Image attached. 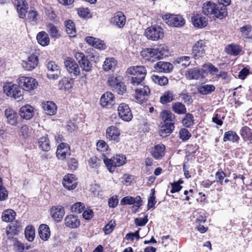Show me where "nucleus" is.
I'll list each match as a JSON object with an SVG mask.
<instances>
[{
  "label": "nucleus",
  "instance_id": "603ef678",
  "mask_svg": "<svg viewBox=\"0 0 252 252\" xmlns=\"http://www.w3.org/2000/svg\"><path fill=\"white\" fill-rule=\"evenodd\" d=\"M182 124L186 127H190L193 126L194 124V117L193 115L190 113L186 114L182 120Z\"/></svg>",
  "mask_w": 252,
  "mask_h": 252
},
{
  "label": "nucleus",
  "instance_id": "ddd939ff",
  "mask_svg": "<svg viewBox=\"0 0 252 252\" xmlns=\"http://www.w3.org/2000/svg\"><path fill=\"white\" fill-rule=\"evenodd\" d=\"M119 117L124 121L129 122L132 118V114L129 106L126 103H121L118 107Z\"/></svg>",
  "mask_w": 252,
  "mask_h": 252
},
{
  "label": "nucleus",
  "instance_id": "c756f323",
  "mask_svg": "<svg viewBox=\"0 0 252 252\" xmlns=\"http://www.w3.org/2000/svg\"><path fill=\"white\" fill-rule=\"evenodd\" d=\"M85 40L88 44L95 48L100 50H104L106 48V46L104 43V42L98 38L92 36H88L86 38Z\"/></svg>",
  "mask_w": 252,
  "mask_h": 252
},
{
  "label": "nucleus",
  "instance_id": "a878e982",
  "mask_svg": "<svg viewBox=\"0 0 252 252\" xmlns=\"http://www.w3.org/2000/svg\"><path fill=\"white\" fill-rule=\"evenodd\" d=\"M4 115L8 124L12 126L16 125L18 123V116L17 112L14 110L8 108L4 111Z\"/></svg>",
  "mask_w": 252,
  "mask_h": 252
},
{
  "label": "nucleus",
  "instance_id": "6e6552de",
  "mask_svg": "<svg viewBox=\"0 0 252 252\" xmlns=\"http://www.w3.org/2000/svg\"><path fill=\"white\" fill-rule=\"evenodd\" d=\"M121 130L115 126H108L106 129L105 136L107 141L117 143L120 141Z\"/></svg>",
  "mask_w": 252,
  "mask_h": 252
},
{
  "label": "nucleus",
  "instance_id": "338daca9",
  "mask_svg": "<svg viewBox=\"0 0 252 252\" xmlns=\"http://www.w3.org/2000/svg\"><path fill=\"white\" fill-rule=\"evenodd\" d=\"M226 176V174L222 170L218 171L215 174L216 181L221 185L223 184V180Z\"/></svg>",
  "mask_w": 252,
  "mask_h": 252
},
{
  "label": "nucleus",
  "instance_id": "864d4df0",
  "mask_svg": "<svg viewBox=\"0 0 252 252\" xmlns=\"http://www.w3.org/2000/svg\"><path fill=\"white\" fill-rule=\"evenodd\" d=\"M151 78L155 83L160 86L165 85L168 82V79L164 76H159L157 75H153L152 76Z\"/></svg>",
  "mask_w": 252,
  "mask_h": 252
},
{
  "label": "nucleus",
  "instance_id": "20e7f679",
  "mask_svg": "<svg viewBox=\"0 0 252 252\" xmlns=\"http://www.w3.org/2000/svg\"><path fill=\"white\" fill-rule=\"evenodd\" d=\"M4 93L8 96L14 99H21L23 96V92L19 86L13 82H6L3 85Z\"/></svg>",
  "mask_w": 252,
  "mask_h": 252
},
{
  "label": "nucleus",
  "instance_id": "8fccbe9b",
  "mask_svg": "<svg viewBox=\"0 0 252 252\" xmlns=\"http://www.w3.org/2000/svg\"><path fill=\"white\" fill-rule=\"evenodd\" d=\"M215 90V87L213 85H203L198 88V92L202 94H211Z\"/></svg>",
  "mask_w": 252,
  "mask_h": 252
},
{
  "label": "nucleus",
  "instance_id": "c9c22d12",
  "mask_svg": "<svg viewBox=\"0 0 252 252\" xmlns=\"http://www.w3.org/2000/svg\"><path fill=\"white\" fill-rule=\"evenodd\" d=\"M37 42L42 46H46L50 43L48 34L44 31L38 32L36 35Z\"/></svg>",
  "mask_w": 252,
  "mask_h": 252
},
{
  "label": "nucleus",
  "instance_id": "cd10ccee",
  "mask_svg": "<svg viewBox=\"0 0 252 252\" xmlns=\"http://www.w3.org/2000/svg\"><path fill=\"white\" fill-rule=\"evenodd\" d=\"M154 68L158 72L169 73L173 69V65L169 62L159 61L155 64Z\"/></svg>",
  "mask_w": 252,
  "mask_h": 252
},
{
  "label": "nucleus",
  "instance_id": "680f3d73",
  "mask_svg": "<svg viewBox=\"0 0 252 252\" xmlns=\"http://www.w3.org/2000/svg\"><path fill=\"white\" fill-rule=\"evenodd\" d=\"M216 78L218 79L221 78L224 83H228L230 81V77L228 73L224 71H220L219 73L216 74Z\"/></svg>",
  "mask_w": 252,
  "mask_h": 252
},
{
  "label": "nucleus",
  "instance_id": "6e6d98bb",
  "mask_svg": "<svg viewBox=\"0 0 252 252\" xmlns=\"http://www.w3.org/2000/svg\"><path fill=\"white\" fill-rule=\"evenodd\" d=\"M175 64H181L182 66L187 67L190 64V57L189 56H182L177 58L174 62Z\"/></svg>",
  "mask_w": 252,
  "mask_h": 252
},
{
  "label": "nucleus",
  "instance_id": "6ab92c4d",
  "mask_svg": "<svg viewBox=\"0 0 252 252\" xmlns=\"http://www.w3.org/2000/svg\"><path fill=\"white\" fill-rule=\"evenodd\" d=\"M56 155L60 159H64L70 155V147L68 144L61 143L57 147Z\"/></svg>",
  "mask_w": 252,
  "mask_h": 252
},
{
  "label": "nucleus",
  "instance_id": "b1692460",
  "mask_svg": "<svg viewBox=\"0 0 252 252\" xmlns=\"http://www.w3.org/2000/svg\"><path fill=\"white\" fill-rule=\"evenodd\" d=\"M64 208L62 206H54L51 209V215L55 221L59 222L64 215Z\"/></svg>",
  "mask_w": 252,
  "mask_h": 252
},
{
  "label": "nucleus",
  "instance_id": "e433bc0d",
  "mask_svg": "<svg viewBox=\"0 0 252 252\" xmlns=\"http://www.w3.org/2000/svg\"><path fill=\"white\" fill-rule=\"evenodd\" d=\"M213 14L217 18L222 19L227 15V8L221 4H217Z\"/></svg>",
  "mask_w": 252,
  "mask_h": 252
},
{
  "label": "nucleus",
  "instance_id": "9b49d317",
  "mask_svg": "<svg viewBox=\"0 0 252 252\" xmlns=\"http://www.w3.org/2000/svg\"><path fill=\"white\" fill-rule=\"evenodd\" d=\"M132 85L136 87L135 89V97L136 99L139 103L142 102L144 100L145 96H148L150 93L149 87L142 83L138 85Z\"/></svg>",
  "mask_w": 252,
  "mask_h": 252
},
{
  "label": "nucleus",
  "instance_id": "412c9836",
  "mask_svg": "<svg viewBox=\"0 0 252 252\" xmlns=\"http://www.w3.org/2000/svg\"><path fill=\"white\" fill-rule=\"evenodd\" d=\"M191 19L194 26L199 29L203 28L208 25V19L200 14H193Z\"/></svg>",
  "mask_w": 252,
  "mask_h": 252
},
{
  "label": "nucleus",
  "instance_id": "393cba45",
  "mask_svg": "<svg viewBox=\"0 0 252 252\" xmlns=\"http://www.w3.org/2000/svg\"><path fill=\"white\" fill-rule=\"evenodd\" d=\"M64 221L65 226L70 228H77L80 225V221L78 217L72 214L67 215Z\"/></svg>",
  "mask_w": 252,
  "mask_h": 252
},
{
  "label": "nucleus",
  "instance_id": "ea45409f",
  "mask_svg": "<svg viewBox=\"0 0 252 252\" xmlns=\"http://www.w3.org/2000/svg\"><path fill=\"white\" fill-rule=\"evenodd\" d=\"M32 133V129L31 127L26 125L22 126L18 131V134L20 137L23 139H27L30 137Z\"/></svg>",
  "mask_w": 252,
  "mask_h": 252
},
{
  "label": "nucleus",
  "instance_id": "f3484780",
  "mask_svg": "<svg viewBox=\"0 0 252 252\" xmlns=\"http://www.w3.org/2000/svg\"><path fill=\"white\" fill-rule=\"evenodd\" d=\"M185 76L188 80H197L203 78L204 76L202 73V69L197 67H194L188 69L185 71Z\"/></svg>",
  "mask_w": 252,
  "mask_h": 252
},
{
  "label": "nucleus",
  "instance_id": "de8ad7c7",
  "mask_svg": "<svg viewBox=\"0 0 252 252\" xmlns=\"http://www.w3.org/2000/svg\"><path fill=\"white\" fill-rule=\"evenodd\" d=\"M25 235L28 241L32 242L35 237L34 228L31 225L27 226L25 230Z\"/></svg>",
  "mask_w": 252,
  "mask_h": 252
},
{
  "label": "nucleus",
  "instance_id": "49530a36",
  "mask_svg": "<svg viewBox=\"0 0 252 252\" xmlns=\"http://www.w3.org/2000/svg\"><path fill=\"white\" fill-rule=\"evenodd\" d=\"M223 139L224 142L230 141L235 142L238 141L239 137L235 132L228 131L224 133Z\"/></svg>",
  "mask_w": 252,
  "mask_h": 252
},
{
  "label": "nucleus",
  "instance_id": "a18cd8bd",
  "mask_svg": "<svg viewBox=\"0 0 252 252\" xmlns=\"http://www.w3.org/2000/svg\"><path fill=\"white\" fill-rule=\"evenodd\" d=\"M38 18V13L34 8H31L28 12L27 19L32 24L37 23Z\"/></svg>",
  "mask_w": 252,
  "mask_h": 252
},
{
  "label": "nucleus",
  "instance_id": "a19ab883",
  "mask_svg": "<svg viewBox=\"0 0 252 252\" xmlns=\"http://www.w3.org/2000/svg\"><path fill=\"white\" fill-rule=\"evenodd\" d=\"M160 116L164 123H173L175 119V115L171 111L166 110L162 111Z\"/></svg>",
  "mask_w": 252,
  "mask_h": 252
},
{
  "label": "nucleus",
  "instance_id": "7c9ffc66",
  "mask_svg": "<svg viewBox=\"0 0 252 252\" xmlns=\"http://www.w3.org/2000/svg\"><path fill=\"white\" fill-rule=\"evenodd\" d=\"M175 128L174 123H166L161 126L159 131L160 136L165 137L170 134Z\"/></svg>",
  "mask_w": 252,
  "mask_h": 252
},
{
  "label": "nucleus",
  "instance_id": "e2e57ef3",
  "mask_svg": "<svg viewBox=\"0 0 252 252\" xmlns=\"http://www.w3.org/2000/svg\"><path fill=\"white\" fill-rule=\"evenodd\" d=\"M179 135L180 139L185 141L189 139L191 134L187 129L183 128L179 131Z\"/></svg>",
  "mask_w": 252,
  "mask_h": 252
},
{
  "label": "nucleus",
  "instance_id": "72a5a7b5",
  "mask_svg": "<svg viewBox=\"0 0 252 252\" xmlns=\"http://www.w3.org/2000/svg\"><path fill=\"white\" fill-rule=\"evenodd\" d=\"M217 4L211 1L204 3L202 7L203 13L207 16L213 14Z\"/></svg>",
  "mask_w": 252,
  "mask_h": 252
},
{
  "label": "nucleus",
  "instance_id": "4468645a",
  "mask_svg": "<svg viewBox=\"0 0 252 252\" xmlns=\"http://www.w3.org/2000/svg\"><path fill=\"white\" fill-rule=\"evenodd\" d=\"M38 63V57L34 54H32L26 60L22 61L21 64L25 70L32 71L37 67Z\"/></svg>",
  "mask_w": 252,
  "mask_h": 252
},
{
  "label": "nucleus",
  "instance_id": "0eeeda50",
  "mask_svg": "<svg viewBox=\"0 0 252 252\" xmlns=\"http://www.w3.org/2000/svg\"><path fill=\"white\" fill-rule=\"evenodd\" d=\"M165 23L170 26L181 27L185 23V19L180 15L168 14L162 16Z\"/></svg>",
  "mask_w": 252,
  "mask_h": 252
},
{
  "label": "nucleus",
  "instance_id": "f704fd0d",
  "mask_svg": "<svg viewBox=\"0 0 252 252\" xmlns=\"http://www.w3.org/2000/svg\"><path fill=\"white\" fill-rule=\"evenodd\" d=\"M117 65V61L114 58H107L105 59L102 65L103 70L105 71H114Z\"/></svg>",
  "mask_w": 252,
  "mask_h": 252
},
{
  "label": "nucleus",
  "instance_id": "58836bf2",
  "mask_svg": "<svg viewBox=\"0 0 252 252\" xmlns=\"http://www.w3.org/2000/svg\"><path fill=\"white\" fill-rule=\"evenodd\" d=\"M202 71L203 74L207 72L212 75H216V74L219 72V69L211 63H207L202 65Z\"/></svg>",
  "mask_w": 252,
  "mask_h": 252
},
{
  "label": "nucleus",
  "instance_id": "69168bd1",
  "mask_svg": "<svg viewBox=\"0 0 252 252\" xmlns=\"http://www.w3.org/2000/svg\"><path fill=\"white\" fill-rule=\"evenodd\" d=\"M116 226L115 221L111 220L103 228V231L105 234H109L112 232Z\"/></svg>",
  "mask_w": 252,
  "mask_h": 252
},
{
  "label": "nucleus",
  "instance_id": "7ed1b4c3",
  "mask_svg": "<svg viewBox=\"0 0 252 252\" xmlns=\"http://www.w3.org/2000/svg\"><path fill=\"white\" fill-rule=\"evenodd\" d=\"M102 158L107 169L111 173L114 172L116 168L123 165L126 162V156L122 154L116 155L111 158H106L105 156L102 155Z\"/></svg>",
  "mask_w": 252,
  "mask_h": 252
},
{
  "label": "nucleus",
  "instance_id": "aec40b11",
  "mask_svg": "<svg viewBox=\"0 0 252 252\" xmlns=\"http://www.w3.org/2000/svg\"><path fill=\"white\" fill-rule=\"evenodd\" d=\"M121 204L122 205H133L136 207L135 210H137L142 205V200L139 196L135 197L127 196L121 199Z\"/></svg>",
  "mask_w": 252,
  "mask_h": 252
},
{
  "label": "nucleus",
  "instance_id": "09e8293b",
  "mask_svg": "<svg viewBox=\"0 0 252 252\" xmlns=\"http://www.w3.org/2000/svg\"><path fill=\"white\" fill-rule=\"evenodd\" d=\"M39 147L43 151H49L50 150L49 140L46 137L43 136L39 138L38 140Z\"/></svg>",
  "mask_w": 252,
  "mask_h": 252
},
{
  "label": "nucleus",
  "instance_id": "dca6fc26",
  "mask_svg": "<svg viewBox=\"0 0 252 252\" xmlns=\"http://www.w3.org/2000/svg\"><path fill=\"white\" fill-rule=\"evenodd\" d=\"M115 103V97L113 94L107 92L100 97V104L103 107L110 108Z\"/></svg>",
  "mask_w": 252,
  "mask_h": 252
},
{
  "label": "nucleus",
  "instance_id": "473e14b6",
  "mask_svg": "<svg viewBox=\"0 0 252 252\" xmlns=\"http://www.w3.org/2000/svg\"><path fill=\"white\" fill-rule=\"evenodd\" d=\"M38 233L40 238L43 241H47L50 237V229L49 226L45 224H41L38 228Z\"/></svg>",
  "mask_w": 252,
  "mask_h": 252
},
{
  "label": "nucleus",
  "instance_id": "9d476101",
  "mask_svg": "<svg viewBox=\"0 0 252 252\" xmlns=\"http://www.w3.org/2000/svg\"><path fill=\"white\" fill-rule=\"evenodd\" d=\"M65 67L71 76L76 77L80 73V69L77 63L72 58L67 57L64 61Z\"/></svg>",
  "mask_w": 252,
  "mask_h": 252
},
{
  "label": "nucleus",
  "instance_id": "a211bd4d",
  "mask_svg": "<svg viewBox=\"0 0 252 252\" xmlns=\"http://www.w3.org/2000/svg\"><path fill=\"white\" fill-rule=\"evenodd\" d=\"M47 68L49 71L47 77L50 79H57L60 74L59 66L55 62H49L47 64Z\"/></svg>",
  "mask_w": 252,
  "mask_h": 252
},
{
  "label": "nucleus",
  "instance_id": "2f4dec72",
  "mask_svg": "<svg viewBox=\"0 0 252 252\" xmlns=\"http://www.w3.org/2000/svg\"><path fill=\"white\" fill-rule=\"evenodd\" d=\"M42 108L47 115L52 116L55 115L57 110L56 104L53 101H48L42 104Z\"/></svg>",
  "mask_w": 252,
  "mask_h": 252
},
{
  "label": "nucleus",
  "instance_id": "423d86ee",
  "mask_svg": "<svg viewBox=\"0 0 252 252\" xmlns=\"http://www.w3.org/2000/svg\"><path fill=\"white\" fill-rule=\"evenodd\" d=\"M145 35L149 39L157 41L163 37V30L159 26H152L146 29Z\"/></svg>",
  "mask_w": 252,
  "mask_h": 252
},
{
  "label": "nucleus",
  "instance_id": "4d7b16f0",
  "mask_svg": "<svg viewBox=\"0 0 252 252\" xmlns=\"http://www.w3.org/2000/svg\"><path fill=\"white\" fill-rule=\"evenodd\" d=\"M46 30L52 37L57 38L59 36L57 28L52 24H49L47 25Z\"/></svg>",
  "mask_w": 252,
  "mask_h": 252
},
{
  "label": "nucleus",
  "instance_id": "052dcab7",
  "mask_svg": "<svg viewBox=\"0 0 252 252\" xmlns=\"http://www.w3.org/2000/svg\"><path fill=\"white\" fill-rule=\"evenodd\" d=\"M45 13L48 18L53 21L58 20L57 16L55 12L51 7H47L45 8Z\"/></svg>",
  "mask_w": 252,
  "mask_h": 252
},
{
  "label": "nucleus",
  "instance_id": "3c124183",
  "mask_svg": "<svg viewBox=\"0 0 252 252\" xmlns=\"http://www.w3.org/2000/svg\"><path fill=\"white\" fill-rule=\"evenodd\" d=\"M172 110L178 114H183L186 113L187 110L185 106L181 102H176L172 105Z\"/></svg>",
  "mask_w": 252,
  "mask_h": 252
},
{
  "label": "nucleus",
  "instance_id": "f257e3e1",
  "mask_svg": "<svg viewBox=\"0 0 252 252\" xmlns=\"http://www.w3.org/2000/svg\"><path fill=\"white\" fill-rule=\"evenodd\" d=\"M168 54V47L165 44H160L153 48H146L141 52L142 57L151 62L163 59Z\"/></svg>",
  "mask_w": 252,
  "mask_h": 252
},
{
  "label": "nucleus",
  "instance_id": "f03ea898",
  "mask_svg": "<svg viewBox=\"0 0 252 252\" xmlns=\"http://www.w3.org/2000/svg\"><path fill=\"white\" fill-rule=\"evenodd\" d=\"M126 73L128 76H130L132 85H138L145 79L147 70L143 65L133 66L127 68Z\"/></svg>",
  "mask_w": 252,
  "mask_h": 252
},
{
  "label": "nucleus",
  "instance_id": "5fc2aeb1",
  "mask_svg": "<svg viewBox=\"0 0 252 252\" xmlns=\"http://www.w3.org/2000/svg\"><path fill=\"white\" fill-rule=\"evenodd\" d=\"M173 99V93L169 91H167L165 92L160 96V101L162 104H166L171 102Z\"/></svg>",
  "mask_w": 252,
  "mask_h": 252
},
{
  "label": "nucleus",
  "instance_id": "c85d7f7f",
  "mask_svg": "<svg viewBox=\"0 0 252 252\" xmlns=\"http://www.w3.org/2000/svg\"><path fill=\"white\" fill-rule=\"evenodd\" d=\"M19 114L22 119L28 120L33 117L34 109L30 105H25L20 108Z\"/></svg>",
  "mask_w": 252,
  "mask_h": 252
},
{
  "label": "nucleus",
  "instance_id": "4be33fe9",
  "mask_svg": "<svg viewBox=\"0 0 252 252\" xmlns=\"http://www.w3.org/2000/svg\"><path fill=\"white\" fill-rule=\"evenodd\" d=\"M63 184L68 190L74 189L77 185L75 176L72 174H67L63 178Z\"/></svg>",
  "mask_w": 252,
  "mask_h": 252
},
{
  "label": "nucleus",
  "instance_id": "bb28decb",
  "mask_svg": "<svg viewBox=\"0 0 252 252\" xmlns=\"http://www.w3.org/2000/svg\"><path fill=\"white\" fill-rule=\"evenodd\" d=\"M14 4L17 8L19 16L24 18L27 13L28 4L25 0H15Z\"/></svg>",
  "mask_w": 252,
  "mask_h": 252
},
{
  "label": "nucleus",
  "instance_id": "bf43d9fd",
  "mask_svg": "<svg viewBox=\"0 0 252 252\" xmlns=\"http://www.w3.org/2000/svg\"><path fill=\"white\" fill-rule=\"evenodd\" d=\"M59 87L61 90L68 91L71 88L72 86L70 82L64 78L60 81Z\"/></svg>",
  "mask_w": 252,
  "mask_h": 252
},
{
  "label": "nucleus",
  "instance_id": "37998d69",
  "mask_svg": "<svg viewBox=\"0 0 252 252\" xmlns=\"http://www.w3.org/2000/svg\"><path fill=\"white\" fill-rule=\"evenodd\" d=\"M16 213L11 209H8L2 213V220L5 222H10L15 218Z\"/></svg>",
  "mask_w": 252,
  "mask_h": 252
},
{
  "label": "nucleus",
  "instance_id": "4c0bfd02",
  "mask_svg": "<svg viewBox=\"0 0 252 252\" xmlns=\"http://www.w3.org/2000/svg\"><path fill=\"white\" fill-rule=\"evenodd\" d=\"M242 51L241 47L235 44H231L226 46L225 47L226 52L231 55L237 56Z\"/></svg>",
  "mask_w": 252,
  "mask_h": 252
},
{
  "label": "nucleus",
  "instance_id": "13d9d810",
  "mask_svg": "<svg viewBox=\"0 0 252 252\" xmlns=\"http://www.w3.org/2000/svg\"><path fill=\"white\" fill-rule=\"evenodd\" d=\"M225 116L220 112L217 111L212 118V121L219 126L223 124L222 120L224 119Z\"/></svg>",
  "mask_w": 252,
  "mask_h": 252
},
{
  "label": "nucleus",
  "instance_id": "5701e85b",
  "mask_svg": "<svg viewBox=\"0 0 252 252\" xmlns=\"http://www.w3.org/2000/svg\"><path fill=\"white\" fill-rule=\"evenodd\" d=\"M165 147L163 144H158L153 147L150 149V153L152 156L156 159H160L164 155Z\"/></svg>",
  "mask_w": 252,
  "mask_h": 252
},
{
  "label": "nucleus",
  "instance_id": "1a4fd4ad",
  "mask_svg": "<svg viewBox=\"0 0 252 252\" xmlns=\"http://www.w3.org/2000/svg\"><path fill=\"white\" fill-rule=\"evenodd\" d=\"M206 47V41L204 40L200 39L196 42L192 46V56L196 60L203 56L205 53Z\"/></svg>",
  "mask_w": 252,
  "mask_h": 252
},
{
  "label": "nucleus",
  "instance_id": "c03bdc74",
  "mask_svg": "<svg viewBox=\"0 0 252 252\" xmlns=\"http://www.w3.org/2000/svg\"><path fill=\"white\" fill-rule=\"evenodd\" d=\"M240 134L245 141L252 140V131L248 126L242 127L240 129Z\"/></svg>",
  "mask_w": 252,
  "mask_h": 252
},
{
  "label": "nucleus",
  "instance_id": "774afa93",
  "mask_svg": "<svg viewBox=\"0 0 252 252\" xmlns=\"http://www.w3.org/2000/svg\"><path fill=\"white\" fill-rule=\"evenodd\" d=\"M119 203L118 197L117 195H113L110 197L108 200V205L109 207L111 208H116Z\"/></svg>",
  "mask_w": 252,
  "mask_h": 252
},
{
  "label": "nucleus",
  "instance_id": "2eb2a0df",
  "mask_svg": "<svg viewBox=\"0 0 252 252\" xmlns=\"http://www.w3.org/2000/svg\"><path fill=\"white\" fill-rule=\"evenodd\" d=\"M126 18L122 12L115 13L110 19V24L119 28H122L126 24Z\"/></svg>",
  "mask_w": 252,
  "mask_h": 252
},
{
  "label": "nucleus",
  "instance_id": "39448f33",
  "mask_svg": "<svg viewBox=\"0 0 252 252\" xmlns=\"http://www.w3.org/2000/svg\"><path fill=\"white\" fill-rule=\"evenodd\" d=\"M17 82L24 90L28 92L35 89L38 86L37 81L32 77L20 76L18 78Z\"/></svg>",
  "mask_w": 252,
  "mask_h": 252
},
{
  "label": "nucleus",
  "instance_id": "f8f14e48",
  "mask_svg": "<svg viewBox=\"0 0 252 252\" xmlns=\"http://www.w3.org/2000/svg\"><path fill=\"white\" fill-rule=\"evenodd\" d=\"M74 57L83 71L90 72L92 70V64L82 52H76Z\"/></svg>",
  "mask_w": 252,
  "mask_h": 252
},
{
  "label": "nucleus",
  "instance_id": "79ce46f5",
  "mask_svg": "<svg viewBox=\"0 0 252 252\" xmlns=\"http://www.w3.org/2000/svg\"><path fill=\"white\" fill-rule=\"evenodd\" d=\"M66 32L70 37L76 36V29L74 22L71 20H67L65 22Z\"/></svg>",
  "mask_w": 252,
  "mask_h": 252
},
{
  "label": "nucleus",
  "instance_id": "0e129e2a",
  "mask_svg": "<svg viewBox=\"0 0 252 252\" xmlns=\"http://www.w3.org/2000/svg\"><path fill=\"white\" fill-rule=\"evenodd\" d=\"M85 208V205L83 203L77 202L74 204L71 207V211L75 213H81Z\"/></svg>",
  "mask_w": 252,
  "mask_h": 252
}]
</instances>
